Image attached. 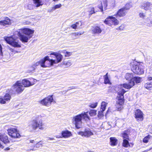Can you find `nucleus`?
I'll list each match as a JSON object with an SVG mask.
<instances>
[{"label": "nucleus", "mask_w": 152, "mask_h": 152, "mask_svg": "<svg viewBox=\"0 0 152 152\" xmlns=\"http://www.w3.org/2000/svg\"><path fill=\"white\" fill-rule=\"evenodd\" d=\"M34 30L28 28H22L18 30V34L19 39L23 43L27 42L33 36Z\"/></svg>", "instance_id": "1"}, {"label": "nucleus", "mask_w": 152, "mask_h": 152, "mask_svg": "<svg viewBox=\"0 0 152 152\" xmlns=\"http://www.w3.org/2000/svg\"><path fill=\"white\" fill-rule=\"evenodd\" d=\"M88 112L82 113L80 114L74 116L72 119V122L75 124V127L78 129L82 126V120L88 121L90 120V117L88 115Z\"/></svg>", "instance_id": "2"}, {"label": "nucleus", "mask_w": 152, "mask_h": 152, "mask_svg": "<svg viewBox=\"0 0 152 152\" xmlns=\"http://www.w3.org/2000/svg\"><path fill=\"white\" fill-rule=\"evenodd\" d=\"M39 116L38 117H36L35 119L31 121L30 124L28 125L29 129L31 132L36 131L38 128L40 130H42L44 129L43 127L44 123L42 120H39V122L37 121V119Z\"/></svg>", "instance_id": "3"}, {"label": "nucleus", "mask_w": 152, "mask_h": 152, "mask_svg": "<svg viewBox=\"0 0 152 152\" xmlns=\"http://www.w3.org/2000/svg\"><path fill=\"white\" fill-rule=\"evenodd\" d=\"M125 91L123 89L120 88L117 90L118 95L117 96L118 100L117 102L116 107L118 110H120L122 108V105L124 103V94Z\"/></svg>", "instance_id": "4"}, {"label": "nucleus", "mask_w": 152, "mask_h": 152, "mask_svg": "<svg viewBox=\"0 0 152 152\" xmlns=\"http://www.w3.org/2000/svg\"><path fill=\"white\" fill-rule=\"evenodd\" d=\"M4 39L6 42L14 48H19L21 47L20 43L13 36L5 37Z\"/></svg>", "instance_id": "5"}, {"label": "nucleus", "mask_w": 152, "mask_h": 152, "mask_svg": "<svg viewBox=\"0 0 152 152\" xmlns=\"http://www.w3.org/2000/svg\"><path fill=\"white\" fill-rule=\"evenodd\" d=\"M50 55L54 56L56 60L50 59L49 57V60H48L50 67L53 66V64H57L61 61L63 56L61 54L56 52H52Z\"/></svg>", "instance_id": "6"}, {"label": "nucleus", "mask_w": 152, "mask_h": 152, "mask_svg": "<svg viewBox=\"0 0 152 152\" xmlns=\"http://www.w3.org/2000/svg\"><path fill=\"white\" fill-rule=\"evenodd\" d=\"M48 60H49V56H46L39 61L35 63L32 66L33 68V70L35 69V67L39 65L43 68L50 67Z\"/></svg>", "instance_id": "7"}, {"label": "nucleus", "mask_w": 152, "mask_h": 152, "mask_svg": "<svg viewBox=\"0 0 152 152\" xmlns=\"http://www.w3.org/2000/svg\"><path fill=\"white\" fill-rule=\"evenodd\" d=\"M119 21L114 17L110 16L107 18L104 21V23L109 26L118 25L119 23Z\"/></svg>", "instance_id": "8"}, {"label": "nucleus", "mask_w": 152, "mask_h": 152, "mask_svg": "<svg viewBox=\"0 0 152 152\" xmlns=\"http://www.w3.org/2000/svg\"><path fill=\"white\" fill-rule=\"evenodd\" d=\"M52 103H55L56 102L53 99L52 96H49L43 99L40 102V103L43 105L50 106Z\"/></svg>", "instance_id": "9"}, {"label": "nucleus", "mask_w": 152, "mask_h": 152, "mask_svg": "<svg viewBox=\"0 0 152 152\" xmlns=\"http://www.w3.org/2000/svg\"><path fill=\"white\" fill-rule=\"evenodd\" d=\"M12 88L16 93H21L24 89V87L22 84L21 81H17L12 86Z\"/></svg>", "instance_id": "10"}, {"label": "nucleus", "mask_w": 152, "mask_h": 152, "mask_svg": "<svg viewBox=\"0 0 152 152\" xmlns=\"http://www.w3.org/2000/svg\"><path fill=\"white\" fill-rule=\"evenodd\" d=\"M142 64H138L134 65L132 71L134 73L137 75H142L144 73L143 66Z\"/></svg>", "instance_id": "11"}, {"label": "nucleus", "mask_w": 152, "mask_h": 152, "mask_svg": "<svg viewBox=\"0 0 152 152\" xmlns=\"http://www.w3.org/2000/svg\"><path fill=\"white\" fill-rule=\"evenodd\" d=\"M8 134L12 137L19 138L20 135L17 129L15 128H10L7 130Z\"/></svg>", "instance_id": "12"}, {"label": "nucleus", "mask_w": 152, "mask_h": 152, "mask_svg": "<svg viewBox=\"0 0 152 152\" xmlns=\"http://www.w3.org/2000/svg\"><path fill=\"white\" fill-rule=\"evenodd\" d=\"M134 85V82L133 81H129L128 83H125L123 84H121L120 86H119L118 88H115L116 90H118L121 88L123 89L122 88L124 87L126 89H129L132 88Z\"/></svg>", "instance_id": "13"}, {"label": "nucleus", "mask_w": 152, "mask_h": 152, "mask_svg": "<svg viewBox=\"0 0 152 152\" xmlns=\"http://www.w3.org/2000/svg\"><path fill=\"white\" fill-rule=\"evenodd\" d=\"M140 7L145 11L150 10L152 11V4L148 1L142 2L141 4Z\"/></svg>", "instance_id": "14"}, {"label": "nucleus", "mask_w": 152, "mask_h": 152, "mask_svg": "<svg viewBox=\"0 0 152 152\" xmlns=\"http://www.w3.org/2000/svg\"><path fill=\"white\" fill-rule=\"evenodd\" d=\"M11 98V95L8 93H6L3 97L0 96V103L4 104L6 103V102L9 101Z\"/></svg>", "instance_id": "15"}, {"label": "nucleus", "mask_w": 152, "mask_h": 152, "mask_svg": "<svg viewBox=\"0 0 152 152\" xmlns=\"http://www.w3.org/2000/svg\"><path fill=\"white\" fill-rule=\"evenodd\" d=\"M78 134L82 137H89L93 134V133L89 129H86L84 132L80 131L77 133Z\"/></svg>", "instance_id": "16"}, {"label": "nucleus", "mask_w": 152, "mask_h": 152, "mask_svg": "<svg viewBox=\"0 0 152 152\" xmlns=\"http://www.w3.org/2000/svg\"><path fill=\"white\" fill-rule=\"evenodd\" d=\"M143 113L139 109L136 110L135 112V118L137 121H142L143 119Z\"/></svg>", "instance_id": "17"}, {"label": "nucleus", "mask_w": 152, "mask_h": 152, "mask_svg": "<svg viewBox=\"0 0 152 152\" xmlns=\"http://www.w3.org/2000/svg\"><path fill=\"white\" fill-rule=\"evenodd\" d=\"M31 80H33L34 81V82H32L27 79H24L21 81V83H22V84L23 85V86L24 87V88L26 87H28L33 85L34 84V83L35 82V80L32 79H31Z\"/></svg>", "instance_id": "18"}, {"label": "nucleus", "mask_w": 152, "mask_h": 152, "mask_svg": "<svg viewBox=\"0 0 152 152\" xmlns=\"http://www.w3.org/2000/svg\"><path fill=\"white\" fill-rule=\"evenodd\" d=\"M11 24V20L8 17H6L4 20L0 21V29L2 28V26L6 25H10Z\"/></svg>", "instance_id": "19"}, {"label": "nucleus", "mask_w": 152, "mask_h": 152, "mask_svg": "<svg viewBox=\"0 0 152 152\" xmlns=\"http://www.w3.org/2000/svg\"><path fill=\"white\" fill-rule=\"evenodd\" d=\"M123 8H121L118 10L117 13L115 15H114L116 16V18H121L124 16L126 14V11Z\"/></svg>", "instance_id": "20"}, {"label": "nucleus", "mask_w": 152, "mask_h": 152, "mask_svg": "<svg viewBox=\"0 0 152 152\" xmlns=\"http://www.w3.org/2000/svg\"><path fill=\"white\" fill-rule=\"evenodd\" d=\"M107 0H103L102 2H101L100 5H98V7L102 12L104 10H105L107 6Z\"/></svg>", "instance_id": "21"}, {"label": "nucleus", "mask_w": 152, "mask_h": 152, "mask_svg": "<svg viewBox=\"0 0 152 152\" xmlns=\"http://www.w3.org/2000/svg\"><path fill=\"white\" fill-rule=\"evenodd\" d=\"M71 132L67 130H64L61 132L62 137L64 138H68L72 136Z\"/></svg>", "instance_id": "22"}, {"label": "nucleus", "mask_w": 152, "mask_h": 152, "mask_svg": "<svg viewBox=\"0 0 152 152\" xmlns=\"http://www.w3.org/2000/svg\"><path fill=\"white\" fill-rule=\"evenodd\" d=\"M110 145L112 146L116 145L118 143V140L115 137H110Z\"/></svg>", "instance_id": "23"}, {"label": "nucleus", "mask_w": 152, "mask_h": 152, "mask_svg": "<svg viewBox=\"0 0 152 152\" xmlns=\"http://www.w3.org/2000/svg\"><path fill=\"white\" fill-rule=\"evenodd\" d=\"M92 31L94 34H99L102 32V30L99 26H96L94 27Z\"/></svg>", "instance_id": "24"}, {"label": "nucleus", "mask_w": 152, "mask_h": 152, "mask_svg": "<svg viewBox=\"0 0 152 152\" xmlns=\"http://www.w3.org/2000/svg\"><path fill=\"white\" fill-rule=\"evenodd\" d=\"M33 1L34 6L36 7H39L43 4L42 0H33Z\"/></svg>", "instance_id": "25"}, {"label": "nucleus", "mask_w": 152, "mask_h": 152, "mask_svg": "<svg viewBox=\"0 0 152 152\" xmlns=\"http://www.w3.org/2000/svg\"><path fill=\"white\" fill-rule=\"evenodd\" d=\"M125 77L127 80H129L131 81H133L134 77L132 73H127L126 74Z\"/></svg>", "instance_id": "26"}, {"label": "nucleus", "mask_w": 152, "mask_h": 152, "mask_svg": "<svg viewBox=\"0 0 152 152\" xmlns=\"http://www.w3.org/2000/svg\"><path fill=\"white\" fill-rule=\"evenodd\" d=\"M128 140L124 139L122 143L123 146L125 148H128L130 146Z\"/></svg>", "instance_id": "27"}, {"label": "nucleus", "mask_w": 152, "mask_h": 152, "mask_svg": "<svg viewBox=\"0 0 152 152\" xmlns=\"http://www.w3.org/2000/svg\"><path fill=\"white\" fill-rule=\"evenodd\" d=\"M107 104V103L105 102H102L101 104V107L100 110L102 111H104L106 109V107Z\"/></svg>", "instance_id": "28"}, {"label": "nucleus", "mask_w": 152, "mask_h": 152, "mask_svg": "<svg viewBox=\"0 0 152 152\" xmlns=\"http://www.w3.org/2000/svg\"><path fill=\"white\" fill-rule=\"evenodd\" d=\"M144 87L148 90H151L152 88V82H148L144 85Z\"/></svg>", "instance_id": "29"}, {"label": "nucleus", "mask_w": 152, "mask_h": 152, "mask_svg": "<svg viewBox=\"0 0 152 152\" xmlns=\"http://www.w3.org/2000/svg\"><path fill=\"white\" fill-rule=\"evenodd\" d=\"M121 136L123 137V140H129V136L126 131H124L123 133H122Z\"/></svg>", "instance_id": "30"}, {"label": "nucleus", "mask_w": 152, "mask_h": 152, "mask_svg": "<svg viewBox=\"0 0 152 152\" xmlns=\"http://www.w3.org/2000/svg\"><path fill=\"white\" fill-rule=\"evenodd\" d=\"M104 83L105 84H110V80L108 77V73H107L106 75L104 76Z\"/></svg>", "instance_id": "31"}, {"label": "nucleus", "mask_w": 152, "mask_h": 152, "mask_svg": "<svg viewBox=\"0 0 152 152\" xmlns=\"http://www.w3.org/2000/svg\"><path fill=\"white\" fill-rule=\"evenodd\" d=\"M139 16L140 18L144 19L146 17V12H143L140 11L139 12Z\"/></svg>", "instance_id": "32"}, {"label": "nucleus", "mask_w": 152, "mask_h": 152, "mask_svg": "<svg viewBox=\"0 0 152 152\" xmlns=\"http://www.w3.org/2000/svg\"><path fill=\"white\" fill-rule=\"evenodd\" d=\"M62 52L64 54L65 57H69L71 56L72 54V52H69L66 51V50L62 51Z\"/></svg>", "instance_id": "33"}, {"label": "nucleus", "mask_w": 152, "mask_h": 152, "mask_svg": "<svg viewBox=\"0 0 152 152\" xmlns=\"http://www.w3.org/2000/svg\"><path fill=\"white\" fill-rule=\"evenodd\" d=\"M133 81H134L136 83H139L142 81V78L139 77H134Z\"/></svg>", "instance_id": "34"}, {"label": "nucleus", "mask_w": 152, "mask_h": 152, "mask_svg": "<svg viewBox=\"0 0 152 152\" xmlns=\"http://www.w3.org/2000/svg\"><path fill=\"white\" fill-rule=\"evenodd\" d=\"M90 116H92L95 115L96 114V111L95 110H91L88 113Z\"/></svg>", "instance_id": "35"}, {"label": "nucleus", "mask_w": 152, "mask_h": 152, "mask_svg": "<svg viewBox=\"0 0 152 152\" xmlns=\"http://www.w3.org/2000/svg\"><path fill=\"white\" fill-rule=\"evenodd\" d=\"M64 64L66 66V67H68L72 65V62L70 60H68L67 61H65L64 62Z\"/></svg>", "instance_id": "36"}, {"label": "nucleus", "mask_w": 152, "mask_h": 152, "mask_svg": "<svg viewBox=\"0 0 152 152\" xmlns=\"http://www.w3.org/2000/svg\"><path fill=\"white\" fill-rule=\"evenodd\" d=\"M76 25L77 27V28H79L81 26L83 25V23L81 21H79L76 23Z\"/></svg>", "instance_id": "37"}, {"label": "nucleus", "mask_w": 152, "mask_h": 152, "mask_svg": "<svg viewBox=\"0 0 152 152\" xmlns=\"http://www.w3.org/2000/svg\"><path fill=\"white\" fill-rule=\"evenodd\" d=\"M132 6L130 3H127L126 4L125 7H123V8L126 11L129 9Z\"/></svg>", "instance_id": "38"}, {"label": "nucleus", "mask_w": 152, "mask_h": 152, "mask_svg": "<svg viewBox=\"0 0 152 152\" xmlns=\"http://www.w3.org/2000/svg\"><path fill=\"white\" fill-rule=\"evenodd\" d=\"M61 7V5L60 4L55 5L52 8V10H55L56 9L59 8Z\"/></svg>", "instance_id": "39"}, {"label": "nucleus", "mask_w": 152, "mask_h": 152, "mask_svg": "<svg viewBox=\"0 0 152 152\" xmlns=\"http://www.w3.org/2000/svg\"><path fill=\"white\" fill-rule=\"evenodd\" d=\"M78 36L76 32L73 33L71 34V38L73 39H76L77 37Z\"/></svg>", "instance_id": "40"}, {"label": "nucleus", "mask_w": 152, "mask_h": 152, "mask_svg": "<svg viewBox=\"0 0 152 152\" xmlns=\"http://www.w3.org/2000/svg\"><path fill=\"white\" fill-rule=\"evenodd\" d=\"M104 111H102L100 110L98 112V116L99 118H101L103 116V112Z\"/></svg>", "instance_id": "41"}, {"label": "nucleus", "mask_w": 152, "mask_h": 152, "mask_svg": "<svg viewBox=\"0 0 152 152\" xmlns=\"http://www.w3.org/2000/svg\"><path fill=\"white\" fill-rule=\"evenodd\" d=\"M150 138L149 135L145 137L143 139V141L145 143H147L148 142V140Z\"/></svg>", "instance_id": "42"}, {"label": "nucleus", "mask_w": 152, "mask_h": 152, "mask_svg": "<svg viewBox=\"0 0 152 152\" xmlns=\"http://www.w3.org/2000/svg\"><path fill=\"white\" fill-rule=\"evenodd\" d=\"M90 10V15H91L92 14L95 13L94 11V8L93 7H90L89 8Z\"/></svg>", "instance_id": "43"}, {"label": "nucleus", "mask_w": 152, "mask_h": 152, "mask_svg": "<svg viewBox=\"0 0 152 152\" xmlns=\"http://www.w3.org/2000/svg\"><path fill=\"white\" fill-rule=\"evenodd\" d=\"M40 142H39L38 143H37L34 146V147H35L36 148H40V147H42V143H39Z\"/></svg>", "instance_id": "44"}, {"label": "nucleus", "mask_w": 152, "mask_h": 152, "mask_svg": "<svg viewBox=\"0 0 152 152\" xmlns=\"http://www.w3.org/2000/svg\"><path fill=\"white\" fill-rule=\"evenodd\" d=\"M97 102H95L91 104L89 106L91 108H95L97 106Z\"/></svg>", "instance_id": "45"}, {"label": "nucleus", "mask_w": 152, "mask_h": 152, "mask_svg": "<svg viewBox=\"0 0 152 152\" xmlns=\"http://www.w3.org/2000/svg\"><path fill=\"white\" fill-rule=\"evenodd\" d=\"M8 49L10 51L14 53H18V51H16L14 49L10 48H9Z\"/></svg>", "instance_id": "46"}, {"label": "nucleus", "mask_w": 152, "mask_h": 152, "mask_svg": "<svg viewBox=\"0 0 152 152\" xmlns=\"http://www.w3.org/2000/svg\"><path fill=\"white\" fill-rule=\"evenodd\" d=\"M76 33L77 34L78 36L79 35L83 34L84 33V32L83 31H81L78 32Z\"/></svg>", "instance_id": "47"}, {"label": "nucleus", "mask_w": 152, "mask_h": 152, "mask_svg": "<svg viewBox=\"0 0 152 152\" xmlns=\"http://www.w3.org/2000/svg\"><path fill=\"white\" fill-rule=\"evenodd\" d=\"M71 27L74 29H76L77 28V26L76 25V24H74L71 25Z\"/></svg>", "instance_id": "48"}, {"label": "nucleus", "mask_w": 152, "mask_h": 152, "mask_svg": "<svg viewBox=\"0 0 152 152\" xmlns=\"http://www.w3.org/2000/svg\"><path fill=\"white\" fill-rule=\"evenodd\" d=\"M2 47L1 46V45L0 44V55H2Z\"/></svg>", "instance_id": "49"}, {"label": "nucleus", "mask_w": 152, "mask_h": 152, "mask_svg": "<svg viewBox=\"0 0 152 152\" xmlns=\"http://www.w3.org/2000/svg\"><path fill=\"white\" fill-rule=\"evenodd\" d=\"M147 80L148 81L152 80V77H148Z\"/></svg>", "instance_id": "50"}, {"label": "nucleus", "mask_w": 152, "mask_h": 152, "mask_svg": "<svg viewBox=\"0 0 152 152\" xmlns=\"http://www.w3.org/2000/svg\"><path fill=\"white\" fill-rule=\"evenodd\" d=\"M34 150H35V149H34V148L31 149H28L26 150V151L28 152H30L31 151H34Z\"/></svg>", "instance_id": "51"}, {"label": "nucleus", "mask_w": 152, "mask_h": 152, "mask_svg": "<svg viewBox=\"0 0 152 152\" xmlns=\"http://www.w3.org/2000/svg\"><path fill=\"white\" fill-rule=\"evenodd\" d=\"M29 142L31 143H33L35 142V141L34 140H29Z\"/></svg>", "instance_id": "52"}, {"label": "nucleus", "mask_w": 152, "mask_h": 152, "mask_svg": "<svg viewBox=\"0 0 152 152\" xmlns=\"http://www.w3.org/2000/svg\"><path fill=\"white\" fill-rule=\"evenodd\" d=\"M54 140L53 138H50L49 137L48 139V140Z\"/></svg>", "instance_id": "53"}, {"label": "nucleus", "mask_w": 152, "mask_h": 152, "mask_svg": "<svg viewBox=\"0 0 152 152\" xmlns=\"http://www.w3.org/2000/svg\"><path fill=\"white\" fill-rule=\"evenodd\" d=\"M56 138H61L63 137H62V136H56Z\"/></svg>", "instance_id": "54"}, {"label": "nucleus", "mask_w": 152, "mask_h": 152, "mask_svg": "<svg viewBox=\"0 0 152 152\" xmlns=\"http://www.w3.org/2000/svg\"><path fill=\"white\" fill-rule=\"evenodd\" d=\"M7 92H10V93H12V92L11 91V89H10V90L9 89H8L7 91Z\"/></svg>", "instance_id": "55"}, {"label": "nucleus", "mask_w": 152, "mask_h": 152, "mask_svg": "<svg viewBox=\"0 0 152 152\" xmlns=\"http://www.w3.org/2000/svg\"><path fill=\"white\" fill-rule=\"evenodd\" d=\"M10 149V148H6V150H9Z\"/></svg>", "instance_id": "56"}, {"label": "nucleus", "mask_w": 152, "mask_h": 152, "mask_svg": "<svg viewBox=\"0 0 152 152\" xmlns=\"http://www.w3.org/2000/svg\"><path fill=\"white\" fill-rule=\"evenodd\" d=\"M151 131L152 132V126L151 127Z\"/></svg>", "instance_id": "57"}, {"label": "nucleus", "mask_w": 152, "mask_h": 152, "mask_svg": "<svg viewBox=\"0 0 152 152\" xmlns=\"http://www.w3.org/2000/svg\"><path fill=\"white\" fill-rule=\"evenodd\" d=\"M108 110L107 111L106 113H108Z\"/></svg>", "instance_id": "58"}]
</instances>
